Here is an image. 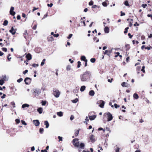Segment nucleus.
Wrapping results in <instances>:
<instances>
[{
	"label": "nucleus",
	"instance_id": "a211bd4d",
	"mask_svg": "<svg viewBox=\"0 0 152 152\" xmlns=\"http://www.w3.org/2000/svg\"><path fill=\"white\" fill-rule=\"evenodd\" d=\"M37 110L39 114H41L42 112L43 109L41 107H39L37 109Z\"/></svg>",
	"mask_w": 152,
	"mask_h": 152
},
{
	"label": "nucleus",
	"instance_id": "a878e982",
	"mask_svg": "<svg viewBox=\"0 0 152 152\" xmlns=\"http://www.w3.org/2000/svg\"><path fill=\"white\" fill-rule=\"evenodd\" d=\"M47 39L48 41H52L53 40V38L52 36L48 37Z\"/></svg>",
	"mask_w": 152,
	"mask_h": 152
},
{
	"label": "nucleus",
	"instance_id": "c756f323",
	"mask_svg": "<svg viewBox=\"0 0 152 152\" xmlns=\"http://www.w3.org/2000/svg\"><path fill=\"white\" fill-rule=\"evenodd\" d=\"M29 106V105L26 104H23L22 106V107L23 108H24L26 107H28Z\"/></svg>",
	"mask_w": 152,
	"mask_h": 152
},
{
	"label": "nucleus",
	"instance_id": "9d476101",
	"mask_svg": "<svg viewBox=\"0 0 152 152\" xmlns=\"http://www.w3.org/2000/svg\"><path fill=\"white\" fill-rule=\"evenodd\" d=\"M33 123L36 126H39L40 123L38 120H34L33 121Z\"/></svg>",
	"mask_w": 152,
	"mask_h": 152
},
{
	"label": "nucleus",
	"instance_id": "4d7b16f0",
	"mask_svg": "<svg viewBox=\"0 0 152 152\" xmlns=\"http://www.w3.org/2000/svg\"><path fill=\"white\" fill-rule=\"evenodd\" d=\"M71 68V66H70L68 65L66 67V70L68 71L70 70Z\"/></svg>",
	"mask_w": 152,
	"mask_h": 152
},
{
	"label": "nucleus",
	"instance_id": "a18cd8bd",
	"mask_svg": "<svg viewBox=\"0 0 152 152\" xmlns=\"http://www.w3.org/2000/svg\"><path fill=\"white\" fill-rule=\"evenodd\" d=\"M114 105L115 108H118L119 107H120L119 105H118L116 104H114Z\"/></svg>",
	"mask_w": 152,
	"mask_h": 152
},
{
	"label": "nucleus",
	"instance_id": "4c0bfd02",
	"mask_svg": "<svg viewBox=\"0 0 152 152\" xmlns=\"http://www.w3.org/2000/svg\"><path fill=\"white\" fill-rule=\"evenodd\" d=\"M81 65V63L80 61H78L77 62V67L78 68H79L80 67Z\"/></svg>",
	"mask_w": 152,
	"mask_h": 152
},
{
	"label": "nucleus",
	"instance_id": "6ab92c4d",
	"mask_svg": "<svg viewBox=\"0 0 152 152\" xmlns=\"http://www.w3.org/2000/svg\"><path fill=\"white\" fill-rule=\"evenodd\" d=\"M130 47L129 44H127L125 45V48H126V50L127 51L129 50Z\"/></svg>",
	"mask_w": 152,
	"mask_h": 152
},
{
	"label": "nucleus",
	"instance_id": "49530a36",
	"mask_svg": "<svg viewBox=\"0 0 152 152\" xmlns=\"http://www.w3.org/2000/svg\"><path fill=\"white\" fill-rule=\"evenodd\" d=\"M23 80V79L22 78H20L17 80V82L19 83L22 81Z\"/></svg>",
	"mask_w": 152,
	"mask_h": 152
},
{
	"label": "nucleus",
	"instance_id": "72a5a7b5",
	"mask_svg": "<svg viewBox=\"0 0 152 152\" xmlns=\"http://www.w3.org/2000/svg\"><path fill=\"white\" fill-rule=\"evenodd\" d=\"M11 56V55L10 54H9L7 56V60L8 61H10V59H11V57H10V56Z\"/></svg>",
	"mask_w": 152,
	"mask_h": 152
},
{
	"label": "nucleus",
	"instance_id": "0eeeda50",
	"mask_svg": "<svg viewBox=\"0 0 152 152\" xmlns=\"http://www.w3.org/2000/svg\"><path fill=\"white\" fill-rule=\"evenodd\" d=\"M107 121H111L113 118L112 115L109 112L107 113Z\"/></svg>",
	"mask_w": 152,
	"mask_h": 152
},
{
	"label": "nucleus",
	"instance_id": "338daca9",
	"mask_svg": "<svg viewBox=\"0 0 152 152\" xmlns=\"http://www.w3.org/2000/svg\"><path fill=\"white\" fill-rule=\"evenodd\" d=\"M59 36V34H54L53 35V36L55 37H57Z\"/></svg>",
	"mask_w": 152,
	"mask_h": 152
},
{
	"label": "nucleus",
	"instance_id": "4468645a",
	"mask_svg": "<svg viewBox=\"0 0 152 152\" xmlns=\"http://www.w3.org/2000/svg\"><path fill=\"white\" fill-rule=\"evenodd\" d=\"M90 140L92 142H94L95 141V137L93 135H91L90 137Z\"/></svg>",
	"mask_w": 152,
	"mask_h": 152
},
{
	"label": "nucleus",
	"instance_id": "5701e85b",
	"mask_svg": "<svg viewBox=\"0 0 152 152\" xmlns=\"http://www.w3.org/2000/svg\"><path fill=\"white\" fill-rule=\"evenodd\" d=\"M133 97L135 99H137L139 98V97L137 94L134 93L133 95Z\"/></svg>",
	"mask_w": 152,
	"mask_h": 152
},
{
	"label": "nucleus",
	"instance_id": "f257e3e1",
	"mask_svg": "<svg viewBox=\"0 0 152 152\" xmlns=\"http://www.w3.org/2000/svg\"><path fill=\"white\" fill-rule=\"evenodd\" d=\"M79 139L77 138H75L72 140V143L73 145L75 147L83 149L85 147V144L81 142L80 144L78 141Z\"/></svg>",
	"mask_w": 152,
	"mask_h": 152
},
{
	"label": "nucleus",
	"instance_id": "13d9d810",
	"mask_svg": "<svg viewBox=\"0 0 152 152\" xmlns=\"http://www.w3.org/2000/svg\"><path fill=\"white\" fill-rule=\"evenodd\" d=\"M115 53L117 54V55L115 56V58L117 57L120 55V53L119 52Z\"/></svg>",
	"mask_w": 152,
	"mask_h": 152
},
{
	"label": "nucleus",
	"instance_id": "ea45409f",
	"mask_svg": "<svg viewBox=\"0 0 152 152\" xmlns=\"http://www.w3.org/2000/svg\"><path fill=\"white\" fill-rule=\"evenodd\" d=\"M43 131H44V129L43 128H40L39 132V133L40 134H42L43 132Z\"/></svg>",
	"mask_w": 152,
	"mask_h": 152
},
{
	"label": "nucleus",
	"instance_id": "052dcab7",
	"mask_svg": "<svg viewBox=\"0 0 152 152\" xmlns=\"http://www.w3.org/2000/svg\"><path fill=\"white\" fill-rule=\"evenodd\" d=\"M4 41L5 42V43H6V46H9L10 45V43H7V41H6L5 40H4Z\"/></svg>",
	"mask_w": 152,
	"mask_h": 152
},
{
	"label": "nucleus",
	"instance_id": "20e7f679",
	"mask_svg": "<svg viewBox=\"0 0 152 152\" xmlns=\"http://www.w3.org/2000/svg\"><path fill=\"white\" fill-rule=\"evenodd\" d=\"M96 104H99V106L100 107L103 108L104 107L105 102L103 100H99L97 102Z\"/></svg>",
	"mask_w": 152,
	"mask_h": 152
},
{
	"label": "nucleus",
	"instance_id": "ddd939ff",
	"mask_svg": "<svg viewBox=\"0 0 152 152\" xmlns=\"http://www.w3.org/2000/svg\"><path fill=\"white\" fill-rule=\"evenodd\" d=\"M9 31L11 33L12 35H14L16 33V31L14 29L13 27L11 28V29Z\"/></svg>",
	"mask_w": 152,
	"mask_h": 152
},
{
	"label": "nucleus",
	"instance_id": "0e129e2a",
	"mask_svg": "<svg viewBox=\"0 0 152 152\" xmlns=\"http://www.w3.org/2000/svg\"><path fill=\"white\" fill-rule=\"evenodd\" d=\"M37 28V25H34L32 27V29L35 30Z\"/></svg>",
	"mask_w": 152,
	"mask_h": 152
},
{
	"label": "nucleus",
	"instance_id": "f8f14e48",
	"mask_svg": "<svg viewBox=\"0 0 152 152\" xmlns=\"http://www.w3.org/2000/svg\"><path fill=\"white\" fill-rule=\"evenodd\" d=\"M121 85L123 87H129L130 86L129 84L125 82H123Z\"/></svg>",
	"mask_w": 152,
	"mask_h": 152
},
{
	"label": "nucleus",
	"instance_id": "3c124183",
	"mask_svg": "<svg viewBox=\"0 0 152 152\" xmlns=\"http://www.w3.org/2000/svg\"><path fill=\"white\" fill-rule=\"evenodd\" d=\"M152 48V47L151 46L147 47H145V49H147V50H150Z\"/></svg>",
	"mask_w": 152,
	"mask_h": 152
},
{
	"label": "nucleus",
	"instance_id": "412c9836",
	"mask_svg": "<svg viewBox=\"0 0 152 152\" xmlns=\"http://www.w3.org/2000/svg\"><path fill=\"white\" fill-rule=\"evenodd\" d=\"M80 59L81 61H84L88 60L87 59H86V57L84 56H81Z\"/></svg>",
	"mask_w": 152,
	"mask_h": 152
},
{
	"label": "nucleus",
	"instance_id": "6e6552de",
	"mask_svg": "<svg viewBox=\"0 0 152 152\" xmlns=\"http://www.w3.org/2000/svg\"><path fill=\"white\" fill-rule=\"evenodd\" d=\"M26 58L27 59L26 61L28 62V60H31L32 58V56L30 53H28L26 55Z\"/></svg>",
	"mask_w": 152,
	"mask_h": 152
},
{
	"label": "nucleus",
	"instance_id": "cd10ccee",
	"mask_svg": "<svg viewBox=\"0 0 152 152\" xmlns=\"http://www.w3.org/2000/svg\"><path fill=\"white\" fill-rule=\"evenodd\" d=\"M28 34L27 32V30H25L23 33V36L26 39L27 35Z\"/></svg>",
	"mask_w": 152,
	"mask_h": 152
},
{
	"label": "nucleus",
	"instance_id": "393cba45",
	"mask_svg": "<svg viewBox=\"0 0 152 152\" xmlns=\"http://www.w3.org/2000/svg\"><path fill=\"white\" fill-rule=\"evenodd\" d=\"M92 8L93 9L96 8H98V10H100V6H97L96 5H93L92 7Z\"/></svg>",
	"mask_w": 152,
	"mask_h": 152
},
{
	"label": "nucleus",
	"instance_id": "f704fd0d",
	"mask_svg": "<svg viewBox=\"0 0 152 152\" xmlns=\"http://www.w3.org/2000/svg\"><path fill=\"white\" fill-rule=\"evenodd\" d=\"M78 101V99L77 98H76L75 99L72 100V102L73 103H76Z\"/></svg>",
	"mask_w": 152,
	"mask_h": 152
},
{
	"label": "nucleus",
	"instance_id": "c9c22d12",
	"mask_svg": "<svg viewBox=\"0 0 152 152\" xmlns=\"http://www.w3.org/2000/svg\"><path fill=\"white\" fill-rule=\"evenodd\" d=\"M4 80L3 79L0 80V85H2L4 83Z\"/></svg>",
	"mask_w": 152,
	"mask_h": 152
},
{
	"label": "nucleus",
	"instance_id": "5fc2aeb1",
	"mask_svg": "<svg viewBox=\"0 0 152 152\" xmlns=\"http://www.w3.org/2000/svg\"><path fill=\"white\" fill-rule=\"evenodd\" d=\"M11 104L12 106H13V107L14 108L15 107V104L14 102H12L11 103Z\"/></svg>",
	"mask_w": 152,
	"mask_h": 152
},
{
	"label": "nucleus",
	"instance_id": "774afa93",
	"mask_svg": "<svg viewBox=\"0 0 152 152\" xmlns=\"http://www.w3.org/2000/svg\"><path fill=\"white\" fill-rule=\"evenodd\" d=\"M128 35L129 37V38H132V37L133 36V35H131L130 33H129L128 34Z\"/></svg>",
	"mask_w": 152,
	"mask_h": 152
},
{
	"label": "nucleus",
	"instance_id": "58836bf2",
	"mask_svg": "<svg viewBox=\"0 0 152 152\" xmlns=\"http://www.w3.org/2000/svg\"><path fill=\"white\" fill-rule=\"evenodd\" d=\"M93 39L94 41H96V42H98L99 41V39H98L96 37H94L93 38Z\"/></svg>",
	"mask_w": 152,
	"mask_h": 152
},
{
	"label": "nucleus",
	"instance_id": "a19ab883",
	"mask_svg": "<svg viewBox=\"0 0 152 152\" xmlns=\"http://www.w3.org/2000/svg\"><path fill=\"white\" fill-rule=\"evenodd\" d=\"M45 59H44L42 61V62L41 63V66H43L44 64H45Z\"/></svg>",
	"mask_w": 152,
	"mask_h": 152
},
{
	"label": "nucleus",
	"instance_id": "dca6fc26",
	"mask_svg": "<svg viewBox=\"0 0 152 152\" xmlns=\"http://www.w3.org/2000/svg\"><path fill=\"white\" fill-rule=\"evenodd\" d=\"M104 31L105 33H108L109 32V28L107 26H106L104 28Z\"/></svg>",
	"mask_w": 152,
	"mask_h": 152
},
{
	"label": "nucleus",
	"instance_id": "2eb2a0df",
	"mask_svg": "<svg viewBox=\"0 0 152 152\" xmlns=\"http://www.w3.org/2000/svg\"><path fill=\"white\" fill-rule=\"evenodd\" d=\"M34 93L37 96L40 93L41 91L39 89H35L34 91Z\"/></svg>",
	"mask_w": 152,
	"mask_h": 152
},
{
	"label": "nucleus",
	"instance_id": "de8ad7c7",
	"mask_svg": "<svg viewBox=\"0 0 152 152\" xmlns=\"http://www.w3.org/2000/svg\"><path fill=\"white\" fill-rule=\"evenodd\" d=\"M145 67L144 66H143L142 67V69H141V71H142L143 72V73H145Z\"/></svg>",
	"mask_w": 152,
	"mask_h": 152
},
{
	"label": "nucleus",
	"instance_id": "9b49d317",
	"mask_svg": "<svg viewBox=\"0 0 152 152\" xmlns=\"http://www.w3.org/2000/svg\"><path fill=\"white\" fill-rule=\"evenodd\" d=\"M133 19L128 18L127 19V20L129 22V26L130 27L132 26Z\"/></svg>",
	"mask_w": 152,
	"mask_h": 152
},
{
	"label": "nucleus",
	"instance_id": "79ce46f5",
	"mask_svg": "<svg viewBox=\"0 0 152 152\" xmlns=\"http://www.w3.org/2000/svg\"><path fill=\"white\" fill-rule=\"evenodd\" d=\"M90 61L92 63H94L96 61V59L95 58H91L90 59Z\"/></svg>",
	"mask_w": 152,
	"mask_h": 152
},
{
	"label": "nucleus",
	"instance_id": "603ef678",
	"mask_svg": "<svg viewBox=\"0 0 152 152\" xmlns=\"http://www.w3.org/2000/svg\"><path fill=\"white\" fill-rule=\"evenodd\" d=\"M21 122L22 124H23L24 125H27V124L25 122V121H24L23 120H21Z\"/></svg>",
	"mask_w": 152,
	"mask_h": 152
},
{
	"label": "nucleus",
	"instance_id": "39448f33",
	"mask_svg": "<svg viewBox=\"0 0 152 152\" xmlns=\"http://www.w3.org/2000/svg\"><path fill=\"white\" fill-rule=\"evenodd\" d=\"M112 52V49H110L109 50H106L105 51L103 52V54L104 55L107 54V55H108L109 57H110V55L111 53Z\"/></svg>",
	"mask_w": 152,
	"mask_h": 152
},
{
	"label": "nucleus",
	"instance_id": "6e6d98bb",
	"mask_svg": "<svg viewBox=\"0 0 152 152\" xmlns=\"http://www.w3.org/2000/svg\"><path fill=\"white\" fill-rule=\"evenodd\" d=\"M72 36V34H70L69 35V36L67 37V38L68 39H70L71 38Z\"/></svg>",
	"mask_w": 152,
	"mask_h": 152
},
{
	"label": "nucleus",
	"instance_id": "09e8293b",
	"mask_svg": "<svg viewBox=\"0 0 152 152\" xmlns=\"http://www.w3.org/2000/svg\"><path fill=\"white\" fill-rule=\"evenodd\" d=\"M15 121L17 124H19L20 122V120L18 119H16Z\"/></svg>",
	"mask_w": 152,
	"mask_h": 152
},
{
	"label": "nucleus",
	"instance_id": "c03bdc74",
	"mask_svg": "<svg viewBox=\"0 0 152 152\" xmlns=\"http://www.w3.org/2000/svg\"><path fill=\"white\" fill-rule=\"evenodd\" d=\"M39 66L38 64H32V66L33 67H35L38 66Z\"/></svg>",
	"mask_w": 152,
	"mask_h": 152
},
{
	"label": "nucleus",
	"instance_id": "864d4df0",
	"mask_svg": "<svg viewBox=\"0 0 152 152\" xmlns=\"http://www.w3.org/2000/svg\"><path fill=\"white\" fill-rule=\"evenodd\" d=\"M2 50L3 51H4L5 52H7V48H2Z\"/></svg>",
	"mask_w": 152,
	"mask_h": 152
},
{
	"label": "nucleus",
	"instance_id": "423d86ee",
	"mask_svg": "<svg viewBox=\"0 0 152 152\" xmlns=\"http://www.w3.org/2000/svg\"><path fill=\"white\" fill-rule=\"evenodd\" d=\"M31 79L29 77H27L24 80V81L26 85L29 84L31 82Z\"/></svg>",
	"mask_w": 152,
	"mask_h": 152
},
{
	"label": "nucleus",
	"instance_id": "680f3d73",
	"mask_svg": "<svg viewBox=\"0 0 152 152\" xmlns=\"http://www.w3.org/2000/svg\"><path fill=\"white\" fill-rule=\"evenodd\" d=\"M58 139H59V141L62 140V137L60 136L58 137Z\"/></svg>",
	"mask_w": 152,
	"mask_h": 152
},
{
	"label": "nucleus",
	"instance_id": "bf43d9fd",
	"mask_svg": "<svg viewBox=\"0 0 152 152\" xmlns=\"http://www.w3.org/2000/svg\"><path fill=\"white\" fill-rule=\"evenodd\" d=\"M74 117L73 115H72L71 116L70 118V119L71 121L74 118Z\"/></svg>",
	"mask_w": 152,
	"mask_h": 152
},
{
	"label": "nucleus",
	"instance_id": "7ed1b4c3",
	"mask_svg": "<svg viewBox=\"0 0 152 152\" xmlns=\"http://www.w3.org/2000/svg\"><path fill=\"white\" fill-rule=\"evenodd\" d=\"M53 94L57 98L58 97L60 94V92L56 88L53 89Z\"/></svg>",
	"mask_w": 152,
	"mask_h": 152
},
{
	"label": "nucleus",
	"instance_id": "8fccbe9b",
	"mask_svg": "<svg viewBox=\"0 0 152 152\" xmlns=\"http://www.w3.org/2000/svg\"><path fill=\"white\" fill-rule=\"evenodd\" d=\"M94 2L92 1H91L89 3V5L90 6H91L93 5Z\"/></svg>",
	"mask_w": 152,
	"mask_h": 152
},
{
	"label": "nucleus",
	"instance_id": "aec40b11",
	"mask_svg": "<svg viewBox=\"0 0 152 152\" xmlns=\"http://www.w3.org/2000/svg\"><path fill=\"white\" fill-rule=\"evenodd\" d=\"M89 94L90 96H93L95 94V92L94 91L91 90L89 91Z\"/></svg>",
	"mask_w": 152,
	"mask_h": 152
},
{
	"label": "nucleus",
	"instance_id": "f03ea898",
	"mask_svg": "<svg viewBox=\"0 0 152 152\" xmlns=\"http://www.w3.org/2000/svg\"><path fill=\"white\" fill-rule=\"evenodd\" d=\"M91 74L89 71H86L83 75L80 76V78L82 81H86L89 79Z\"/></svg>",
	"mask_w": 152,
	"mask_h": 152
},
{
	"label": "nucleus",
	"instance_id": "c85d7f7f",
	"mask_svg": "<svg viewBox=\"0 0 152 152\" xmlns=\"http://www.w3.org/2000/svg\"><path fill=\"white\" fill-rule=\"evenodd\" d=\"M124 4L126 6H128L129 7H130V5L129 4V2L128 1H126L124 2Z\"/></svg>",
	"mask_w": 152,
	"mask_h": 152
},
{
	"label": "nucleus",
	"instance_id": "e2e57ef3",
	"mask_svg": "<svg viewBox=\"0 0 152 152\" xmlns=\"http://www.w3.org/2000/svg\"><path fill=\"white\" fill-rule=\"evenodd\" d=\"M125 15V13L124 12H123L122 11L121 12V16H123Z\"/></svg>",
	"mask_w": 152,
	"mask_h": 152
},
{
	"label": "nucleus",
	"instance_id": "69168bd1",
	"mask_svg": "<svg viewBox=\"0 0 152 152\" xmlns=\"http://www.w3.org/2000/svg\"><path fill=\"white\" fill-rule=\"evenodd\" d=\"M147 6V4H142V6L144 8H145Z\"/></svg>",
	"mask_w": 152,
	"mask_h": 152
},
{
	"label": "nucleus",
	"instance_id": "473e14b6",
	"mask_svg": "<svg viewBox=\"0 0 152 152\" xmlns=\"http://www.w3.org/2000/svg\"><path fill=\"white\" fill-rule=\"evenodd\" d=\"M8 23V21L6 20H5L4 21L3 24V25L4 26H6L7 25Z\"/></svg>",
	"mask_w": 152,
	"mask_h": 152
},
{
	"label": "nucleus",
	"instance_id": "2f4dec72",
	"mask_svg": "<svg viewBox=\"0 0 152 152\" xmlns=\"http://www.w3.org/2000/svg\"><path fill=\"white\" fill-rule=\"evenodd\" d=\"M46 103H47V101H46L42 100L41 102L42 104V105H45L46 104Z\"/></svg>",
	"mask_w": 152,
	"mask_h": 152
},
{
	"label": "nucleus",
	"instance_id": "b1692460",
	"mask_svg": "<svg viewBox=\"0 0 152 152\" xmlns=\"http://www.w3.org/2000/svg\"><path fill=\"white\" fill-rule=\"evenodd\" d=\"M86 89V86H81L80 88V91L81 92L84 91Z\"/></svg>",
	"mask_w": 152,
	"mask_h": 152
},
{
	"label": "nucleus",
	"instance_id": "37998d69",
	"mask_svg": "<svg viewBox=\"0 0 152 152\" xmlns=\"http://www.w3.org/2000/svg\"><path fill=\"white\" fill-rule=\"evenodd\" d=\"M102 5L104 7H107V3L105 1H104L102 3Z\"/></svg>",
	"mask_w": 152,
	"mask_h": 152
},
{
	"label": "nucleus",
	"instance_id": "7c9ffc66",
	"mask_svg": "<svg viewBox=\"0 0 152 152\" xmlns=\"http://www.w3.org/2000/svg\"><path fill=\"white\" fill-rule=\"evenodd\" d=\"M79 130H76L75 133V137L77 136L79 134Z\"/></svg>",
	"mask_w": 152,
	"mask_h": 152
},
{
	"label": "nucleus",
	"instance_id": "f3484780",
	"mask_svg": "<svg viewBox=\"0 0 152 152\" xmlns=\"http://www.w3.org/2000/svg\"><path fill=\"white\" fill-rule=\"evenodd\" d=\"M96 115H93L89 116V119L90 120H94L96 117Z\"/></svg>",
	"mask_w": 152,
	"mask_h": 152
},
{
	"label": "nucleus",
	"instance_id": "bb28decb",
	"mask_svg": "<svg viewBox=\"0 0 152 152\" xmlns=\"http://www.w3.org/2000/svg\"><path fill=\"white\" fill-rule=\"evenodd\" d=\"M57 114V115L60 117H61L63 115V113L62 112H58Z\"/></svg>",
	"mask_w": 152,
	"mask_h": 152
},
{
	"label": "nucleus",
	"instance_id": "e433bc0d",
	"mask_svg": "<svg viewBox=\"0 0 152 152\" xmlns=\"http://www.w3.org/2000/svg\"><path fill=\"white\" fill-rule=\"evenodd\" d=\"M129 29V27H126L125 29V30L124 31V33L125 34H126L127 32H128V30Z\"/></svg>",
	"mask_w": 152,
	"mask_h": 152
},
{
	"label": "nucleus",
	"instance_id": "4be33fe9",
	"mask_svg": "<svg viewBox=\"0 0 152 152\" xmlns=\"http://www.w3.org/2000/svg\"><path fill=\"white\" fill-rule=\"evenodd\" d=\"M44 124L46 126V128H48L49 126V124L48 121H45Z\"/></svg>",
	"mask_w": 152,
	"mask_h": 152
},
{
	"label": "nucleus",
	"instance_id": "1a4fd4ad",
	"mask_svg": "<svg viewBox=\"0 0 152 152\" xmlns=\"http://www.w3.org/2000/svg\"><path fill=\"white\" fill-rule=\"evenodd\" d=\"M14 8L13 7H11L10 11V15L12 16H14L15 14V12L13 11V10H14Z\"/></svg>",
	"mask_w": 152,
	"mask_h": 152
}]
</instances>
